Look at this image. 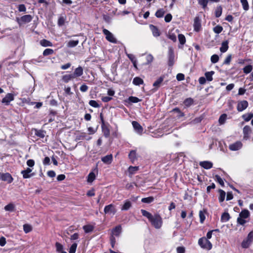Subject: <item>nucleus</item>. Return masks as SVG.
Wrapping results in <instances>:
<instances>
[{"label":"nucleus","mask_w":253,"mask_h":253,"mask_svg":"<svg viewBox=\"0 0 253 253\" xmlns=\"http://www.w3.org/2000/svg\"><path fill=\"white\" fill-rule=\"evenodd\" d=\"M228 42L227 41H224L221 43L220 51L222 53H224L228 50Z\"/></svg>","instance_id":"nucleus-23"},{"label":"nucleus","mask_w":253,"mask_h":253,"mask_svg":"<svg viewBox=\"0 0 253 253\" xmlns=\"http://www.w3.org/2000/svg\"><path fill=\"white\" fill-rule=\"evenodd\" d=\"M206 213V210H204L203 211H199V217L201 223H203L206 219L205 214Z\"/></svg>","instance_id":"nucleus-32"},{"label":"nucleus","mask_w":253,"mask_h":253,"mask_svg":"<svg viewBox=\"0 0 253 253\" xmlns=\"http://www.w3.org/2000/svg\"><path fill=\"white\" fill-rule=\"evenodd\" d=\"M18 9L19 12H26V6L23 4L19 5Z\"/></svg>","instance_id":"nucleus-59"},{"label":"nucleus","mask_w":253,"mask_h":253,"mask_svg":"<svg viewBox=\"0 0 253 253\" xmlns=\"http://www.w3.org/2000/svg\"><path fill=\"white\" fill-rule=\"evenodd\" d=\"M132 83L135 85H139L144 84L143 80L139 77H135L132 81Z\"/></svg>","instance_id":"nucleus-27"},{"label":"nucleus","mask_w":253,"mask_h":253,"mask_svg":"<svg viewBox=\"0 0 253 253\" xmlns=\"http://www.w3.org/2000/svg\"><path fill=\"white\" fill-rule=\"evenodd\" d=\"M193 103V100L191 98H188L186 99L184 101V104L186 106H190Z\"/></svg>","instance_id":"nucleus-48"},{"label":"nucleus","mask_w":253,"mask_h":253,"mask_svg":"<svg viewBox=\"0 0 253 253\" xmlns=\"http://www.w3.org/2000/svg\"><path fill=\"white\" fill-rule=\"evenodd\" d=\"M40 44L42 46L44 47L52 46V43L49 41L43 39L40 41Z\"/></svg>","instance_id":"nucleus-31"},{"label":"nucleus","mask_w":253,"mask_h":253,"mask_svg":"<svg viewBox=\"0 0 253 253\" xmlns=\"http://www.w3.org/2000/svg\"><path fill=\"white\" fill-rule=\"evenodd\" d=\"M172 19V15L171 14H167L165 17V21L166 22H169Z\"/></svg>","instance_id":"nucleus-64"},{"label":"nucleus","mask_w":253,"mask_h":253,"mask_svg":"<svg viewBox=\"0 0 253 253\" xmlns=\"http://www.w3.org/2000/svg\"><path fill=\"white\" fill-rule=\"evenodd\" d=\"M200 166L206 169H209L212 167L213 164L212 162L208 161H202L199 163Z\"/></svg>","instance_id":"nucleus-15"},{"label":"nucleus","mask_w":253,"mask_h":253,"mask_svg":"<svg viewBox=\"0 0 253 253\" xmlns=\"http://www.w3.org/2000/svg\"><path fill=\"white\" fill-rule=\"evenodd\" d=\"M230 215L228 212H224L221 217L222 222H227L230 219Z\"/></svg>","instance_id":"nucleus-37"},{"label":"nucleus","mask_w":253,"mask_h":253,"mask_svg":"<svg viewBox=\"0 0 253 253\" xmlns=\"http://www.w3.org/2000/svg\"><path fill=\"white\" fill-rule=\"evenodd\" d=\"M242 118L246 122H249L253 118V113H250L244 114Z\"/></svg>","instance_id":"nucleus-33"},{"label":"nucleus","mask_w":253,"mask_h":253,"mask_svg":"<svg viewBox=\"0 0 253 253\" xmlns=\"http://www.w3.org/2000/svg\"><path fill=\"white\" fill-rule=\"evenodd\" d=\"M33 19V17L30 15H25L21 18H17L16 21L19 25H21L30 22Z\"/></svg>","instance_id":"nucleus-5"},{"label":"nucleus","mask_w":253,"mask_h":253,"mask_svg":"<svg viewBox=\"0 0 253 253\" xmlns=\"http://www.w3.org/2000/svg\"><path fill=\"white\" fill-rule=\"evenodd\" d=\"M154 201V198L152 197H149L147 198H144L141 199V202L144 203H150Z\"/></svg>","instance_id":"nucleus-45"},{"label":"nucleus","mask_w":253,"mask_h":253,"mask_svg":"<svg viewBox=\"0 0 253 253\" xmlns=\"http://www.w3.org/2000/svg\"><path fill=\"white\" fill-rule=\"evenodd\" d=\"M243 138L245 140H248L250 137V135L252 133V129L250 126H246L243 128Z\"/></svg>","instance_id":"nucleus-11"},{"label":"nucleus","mask_w":253,"mask_h":253,"mask_svg":"<svg viewBox=\"0 0 253 253\" xmlns=\"http://www.w3.org/2000/svg\"><path fill=\"white\" fill-rule=\"evenodd\" d=\"M138 170H139V167L130 166L128 169L129 176L131 177L132 175L135 174Z\"/></svg>","instance_id":"nucleus-22"},{"label":"nucleus","mask_w":253,"mask_h":253,"mask_svg":"<svg viewBox=\"0 0 253 253\" xmlns=\"http://www.w3.org/2000/svg\"><path fill=\"white\" fill-rule=\"evenodd\" d=\"M128 157L130 161L133 163L136 160V152L135 150H131L129 155Z\"/></svg>","instance_id":"nucleus-28"},{"label":"nucleus","mask_w":253,"mask_h":253,"mask_svg":"<svg viewBox=\"0 0 253 253\" xmlns=\"http://www.w3.org/2000/svg\"><path fill=\"white\" fill-rule=\"evenodd\" d=\"M104 211L105 214H115L116 210L115 207L113 204H110L105 207Z\"/></svg>","instance_id":"nucleus-10"},{"label":"nucleus","mask_w":253,"mask_h":253,"mask_svg":"<svg viewBox=\"0 0 253 253\" xmlns=\"http://www.w3.org/2000/svg\"><path fill=\"white\" fill-rule=\"evenodd\" d=\"M14 208L15 206L14 204L10 203L5 206L4 210L6 211H14Z\"/></svg>","instance_id":"nucleus-43"},{"label":"nucleus","mask_w":253,"mask_h":253,"mask_svg":"<svg viewBox=\"0 0 253 253\" xmlns=\"http://www.w3.org/2000/svg\"><path fill=\"white\" fill-rule=\"evenodd\" d=\"M89 104L94 108H99L100 105L99 104L95 101L93 100H90L89 102Z\"/></svg>","instance_id":"nucleus-53"},{"label":"nucleus","mask_w":253,"mask_h":253,"mask_svg":"<svg viewBox=\"0 0 253 253\" xmlns=\"http://www.w3.org/2000/svg\"><path fill=\"white\" fill-rule=\"evenodd\" d=\"M122 228L121 226L119 225L114 228L112 231L113 236H118L121 233Z\"/></svg>","instance_id":"nucleus-25"},{"label":"nucleus","mask_w":253,"mask_h":253,"mask_svg":"<svg viewBox=\"0 0 253 253\" xmlns=\"http://www.w3.org/2000/svg\"><path fill=\"white\" fill-rule=\"evenodd\" d=\"M201 27V21L199 17H196L194 19V30L198 32L200 30Z\"/></svg>","instance_id":"nucleus-18"},{"label":"nucleus","mask_w":253,"mask_h":253,"mask_svg":"<svg viewBox=\"0 0 253 253\" xmlns=\"http://www.w3.org/2000/svg\"><path fill=\"white\" fill-rule=\"evenodd\" d=\"M62 80L65 83H68L70 81H71V77L69 74L64 75L62 77Z\"/></svg>","instance_id":"nucleus-57"},{"label":"nucleus","mask_w":253,"mask_h":253,"mask_svg":"<svg viewBox=\"0 0 253 253\" xmlns=\"http://www.w3.org/2000/svg\"><path fill=\"white\" fill-rule=\"evenodd\" d=\"M102 161L106 164H110L112 163L113 160V156L112 155H108L103 157L101 158Z\"/></svg>","instance_id":"nucleus-21"},{"label":"nucleus","mask_w":253,"mask_h":253,"mask_svg":"<svg viewBox=\"0 0 253 253\" xmlns=\"http://www.w3.org/2000/svg\"><path fill=\"white\" fill-rule=\"evenodd\" d=\"M65 18L63 16H60L58 20V25L59 26H62L64 24Z\"/></svg>","instance_id":"nucleus-56"},{"label":"nucleus","mask_w":253,"mask_h":253,"mask_svg":"<svg viewBox=\"0 0 253 253\" xmlns=\"http://www.w3.org/2000/svg\"><path fill=\"white\" fill-rule=\"evenodd\" d=\"M215 180L218 182L219 184H220L221 186H223L224 185V181L223 180V179L220 177V176L218 175H216L215 176Z\"/></svg>","instance_id":"nucleus-54"},{"label":"nucleus","mask_w":253,"mask_h":253,"mask_svg":"<svg viewBox=\"0 0 253 253\" xmlns=\"http://www.w3.org/2000/svg\"><path fill=\"white\" fill-rule=\"evenodd\" d=\"M23 230L25 233H28L32 230V227L30 224H25L23 225Z\"/></svg>","instance_id":"nucleus-40"},{"label":"nucleus","mask_w":253,"mask_h":253,"mask_svg":"<svg viewBox=\"0 0 253 253\" xmlns=\"http://www.w3.org/2000/svg\"><path fill=\"white\" fill-rule=\"evenodd\" d=\"M1 180L7 182L8 183H11L13 178L9 173H2Z\"/></svg>","instance_id":"nucleus-16"},{"label":"nucleus","mask_w":253,"mask_h":253,"mask_svg":"<svg viewBox=\"0 0 253 253\" xmlns=\"http://www.w3.org/2000/svg\"><path fill=\"white\" fill-rule=\"evenodd\" d=\"M211 60L212 63H216L219 60V56L217 54H213L211 56Z\"/></svg>","instance_id":"nucleus-50"},{"label":"nucleus","mask_w":253,"mask_h":253,"mask_svg":"<svg viewBox=\"0 0 253 253\" xmlns=\"http://www.w3.org/2000/svg\"><path fill=\"white\" fill-rule=\"evenodd\" d=\"M219 198H218L219 202L220 203H221V202H223L225 199L226 193L223 190H222L221 189H220L219 190Z\"/></svg>","instance_id":"nucleus-34"},{"label":"nucleus","mask_w":253,"mask_h":253,"mask_svg":"<svg viewBox=\"0 0 253 253\" xmlns=\"http://www.w3.org/2000/svg\"><path fill=\"white\" fill-rule=\"evenodd\" d=\"M178 41L181 45H183L186 42V39L183 34H179L178 36Z\"/></svg>","instance_id":"nucleus-41"},{"label":"nucleus","mask_w":253,"mask_h":253,"mask_svg":"<svg viewBox=\"0 0 253 253\" xmlns=\"http://www.w3.org/2000/svg\"><path fill=\"white\" fill-rule=\"evenodd\" d=\"M149 28L152 32L153 35L154 37H159L160 36V33L157 27L153 25H150Z\"/></svg>","instance_id":"nucleus-20"},{"label":"nucleus","mask_w":253,"mask_h":253,"mask_svg":"<svg viewBox=\"0 0 253 253\" xmlns=\"http://www.w3.org/2000/svg\"><path fill=\"white\" fill-rule=\"evenodd\" d=\"M95 174L93 172H90L87 176V182L91 183L95 178Z\"/></svg>","instance_id":"nucleus-39"},{"label":"nucleus","mask_w":253,"mask_h":253,"mask_svg":"<svg viewBox=\"0 0 253 253\" xmlns=\"http://www.w3.org/2000/svg\"><path fill=\"white\" fill-rule=\"evenodd\" d=\"M248 106V102L246 100H243L239 102L237 105V110L239 112L245 110Z\"/></svg>","instance_id":"nucleus-13"},{"label":"nucleus","mask_w":253,"mask_h":253,"mask_svg":"<svg viewBox=\"0 0 253 253\" xmlns=\"http://www.w3.org/2000/svg\"><path fill=\"white\" fill-rule=\"evenodd\" d=\"M127 57L130 60L131 62H135L137 60L135 56L131 54H127Z\"/></svg>","instance_id":"nucleus-61"},{"label":"nucleus","mask_w":253,"mask_h":253,"mask_svg":"<svg viewBox=\"0 0 253 253\" xmlns=\"http://www.w3.org/2000/svg\"><path fill=\"white\" fill-rule=\"evenodd\" d=\"M250 216V213L248 210L244 209L239 213V216L237 218V222L238 224L244 225L247 221L246 220Z\"/></svg>","instance_id":"nucleus-2"},{"label":"nucleus","mask_w":253,"mask_h":253,"mask_svg":"<svg viewBox=\"0 0 253 253\" xmlns=\"http://www.w3.org/2000/svg\"><path fill=\"white\" fill-rule=\"evenodd\" d=\"M243 146L242 143L238 141L229 145V149L231 151H237L240 150Z\"/></svg>","instance_id":"nucleus-9"},{"label":"nucleus","mask_w":253,"mask_h":253,"mask_svg":"<svg viewBox=\"0 0 253 253\" xmlns=\"http://www.w3.org/2000/svg\"><path fill=\"white\" fill-rule=\"evenodd\" d=\"M214 74V72L212 71H210V72H206L205 74V76L206 77V78H205L209 82H211L213 80L212 76Z\"/></svg>","instance_id":"nucleus-26"},{"label":"nucleus","mask_w":253,"mask_h":253,"mask_svg":"<svg viewBox=\"0 0 253 253\" xmlns=\"http://www.w3.org/2000/svg\"><path fill=\"white\" fill-rule=\"evenodd\" d=\"M35 134L36 135L41 138H43L44 137V132L42 130H36Z\"/></svg>","instance_id":"nucleus-62"},{"label":"nucleus","mask_w":253,"mask_h":253,"mask_svg":"<svg viewBox=\"0 0 253 253\" xmlns=\"http://www.w3.org/2000/svg\"><path fill=\"white\" fill-rule=\"evenodd\" d=\"M253 243V231H252L248 234L247 238L243 241L241 246L243 248L247 249L249 248Z\"/></svg>","instance_id":"nucleus-4"},{"label":"nucleus","mask_w":253,"mask_h":253,"mask_svg":"<svg viewBox=\"0 0 253 253\" xmlns=\"http://www.w3.org/2000/svg\"><path fill=\"white\" fill-rule=\"evenodd\" d=\"M101 127L104 135L106 137H109V136L110 135V130L108 128V127L105 125H101Z\"/></svg>","instance_id":"nucleus-29"},{"label":"nucleus","mask_w":253,"mask_h":253,"mask_svg":"<svg viewBox=\"0 0 253 253\" xmlns=\"http://www.w3.org/2000/svg\"><path fill=\"white\" fill-rule=\"evenodd\" d=\"M172 112H176L178 114V116L179 117H183L184 116V114L181 112V111L179 110L178 108H175L172 110Z\"/></svg>","instance_id":"nucleus-58"},{"label":"nucleus","mask_w":253,"mask_h":253,"mask_svg":"<svg viewBox=\"0 0 253 253\" xmlns=\"http://www.w3.org/2000/svg\"><path fill=\"white\" fill-rule=\"evenodd\" d=\"M132 206L131 202L128 200H126L124 201V204L122 205L121 207L122 211H127Z\"/></svg>","instance_id":"nucleus-19"},{"label":"nucleus","mask_w":253,"mask_h":253,"mask_svg":"<svg viewBox=\"0 0 253 253\" xmlns=\"http://www.w3.org/2000/svg\"><path fill=\"white\" fill-rule=\"evenodd\" d=\"M132 125L136 133L139 134H142L143 131V128L138 122L136 121H133L132 122Z\"/></svg>","instance_id":"nucleus-14"},{"label":"nucleus","mask_w":253,"mask_h":253,"mask_svg":"<svg viewBox=\"0 0 253 253\" xmlns=\"http://www.w3.org/2000/svg\"><path fill=\"white\" fill-rule=\"evenodd\" d=\"M223 30V28L220 25H217L213 28V32L216 34L220 33Z\"/></svg>","instance_id":"nucleus-44"},{"label":"nucleus","mask_w":253,"mask_h":253,"mask_svg":"<svg viewBox=\"0 0 253 253\" xmlns=\"http://www.w3.org/2000/svg\"><path fill=\"white\" fill-rule=\"evenodd\" d=\"M198 244L201 248L207 250H210L212 247L211 242L206 237L200 238L198 240Z\"/></svg>","instance_id":"nucleus-3"},{"label":"nucleus","mask_w":253,"mask_h":253,"mask_svg":"<svg viewBox=\"0 0 253 253\" xmlns=\"http://www.w3.org/2000/svg\"><path fill=\"white\" fill-rule=\"evenodd\" d=\"M83 72V68L82 67L79 66L75 70L74 73L77 78H78L83 75L84 73Z\"/></svg>","instance_id":"nucleus-24"},{"label":"nucleus","mask_w":253,"mask_h":253,"mask_svg":"<svg viewBox=\"0 0 253 253\" xmlns=\"http://www.w3.org/2000/svg\"><path fill=\"white\" fill-rule=\"evenodd\" d=\"M128 100L132 103H137L140 101V99L134 96H130L128 98Z\"/></svg>","instance_id":"nucleus-55"},{"label":"nucleus","mask_w":253,"mask_h":253,"mask_svg":"<svg viewBox=\"0 0 253 253\" xmlns=\"http://www.w3.org/2000/svg\"><path fill=\"white\" fill-rule=\"evenodd\" d=\"M54 51L53 49L50 48H46L43 52V56H47L49 55H51L53 53Z\"/></svg>","instance_id":"nucleus-47"},{"label":"nucleus","mask_w":253,"mask_h":253,"mask_svg":"<svg viewBox=\"0 0 253 253\" xmlns=\"http://www.w3.org/2000/svg\"><path fill=\"white\" fill-rule=\"evenodd\" d=\"M227 116L226 114H222L218 120V122L220 125H223L227 119Z\"/></svg>","instance_id":"nucleus-36"},{"label":"nucleus","mask_w":253,"mask_h":253,"mask_svg":"<svg viewBox=\"0 0 253 253\" xmlns=\"http://www.w3.org/2000/svg\"><path fill=\"white\" fill-rule=\"evenodd\" d=\"M222 14V7L221 6H218L215 12V15L216 17H219L221 16Z\"/></svg>","instance_id":"nucleus-49"},{"label":"nucleus","mask_w":253,"mask_h":253,"mask_svg":"<svg viewBox=\"0 0 253 253\" xmlns=\"http://www.w3.org/2000/svg\"><path fill=\"white\" fill-rule=\"evenodd\" d=\"M77 247V243H74L73 244L70 249H69V253H75L76 249Z\"/></svg>","instance_id":"nucleus-52"},{"label":"nucleus","mask_w":253,"mask_h":253,"mask_svg":"<svg viewBox=\"0 0 253 253\" xmlns=\"http://www.w3.org/2000/svg\"><path fill=\"white\" fill-rule=\"evenodd\" d=\"M55 247L57 252H61L63 250V246L59 243H56Z\"/></svg>","instance_id":"nucleus-63"},{"label":"nucleus","mask_w":253,"mask_h":253,"mask_svg":"<svg viewBox=\"0 0 253 253\" xmlns=\"http://www.w3.org/2000/svg\"><path fill=\"white\" fill-rule=\"evenodd\" d=\"M32 171L31 169L28 168L26 169L22 170L21 173L24 179L29 178L34 175V173H31Z\"/></svg>","instance_id":"nucleus-12"},{"label":"nucleus","mask_w":253,"mask_h":253,"mask_svg":"<svg viewBox=\"0 0 253 253\" xmlns=\"http://www.w3.org/2000/svg\"><path fill=\"white\" fill-rule=\"evenodd\" d=\"M79 43V41L77 40H71L67 43V46L68 47H74L76 46Z\"/></svg>","instance_id":"nucleus-30"},{"label":"nucleus","mask_w":253,"mask_h":253,"mask_svg":"<svg viewBox=\"0 0 253 253\" xmlns=\"http://www.w3.org/2000/svg\"><path fill=\"white\" fill-rule=\"evenodd\" d=\"M175 62V55L173 49L171 47L169 48L168 64L169 66L173 65Z\"/></svg>","instance_id":"nucleus-7"},{"label":"nucleus","mask_w":253,"mask_h":253,"mask_svg":"<svg viewBox=\"0 0 253 253\" xmlns=\"http://www.w3.org/2000/svg\"><path fill=\"white\" fill-rule=\"evenodd\" d=\"M147 64H149L151 63L153 60V57L151 54L147 55L146 57Z\"/></svg>","instance_id":"nucleus-60"},{"label":"nucleus","mask_w":253,"mask_h":253,"mask_svg":"<svg viewBox=\"0 0 253 253\" xmlns=\"http://www.w3.org/2000/svg\"><path fill=\"white\" fill-rule=\"evenodd\" d=\"M16 94L11 93H7L5 96L2 98L1 102L5 105H8L10 102L14 100V96Z\"/></svg>","instance_id":"nucleus-8"},{"label":"nucleus","mask_w":253,"mask_h":253,"mask_svg":"<svg viewBox=\"0 0 253 253\" xmlns=\"http://www.w3.org/2000/svg\"><path fill=\"white\" fill-rule=\"evenodd\" d=\"M240 1L244 10L245 11L248 10L249 9V5L247 0H240Z\"/></svg>","instance_id":"nucleus-38"},{"label":"nucleus","mask_w":253,"mask_h":253,"mask_svg":"<svg viewBox=\"0 0 253 253\" xmlns=\"http://www.w3.org/2000/svg\"><path fill=\"white\" fill-rule=\"evenodd\" d=\"M143 216L147 217L152 225L156 229H160L163 225V219L158 213L152 214L145 210H141Z\"/></svg>","instance_id":"nucleus-1"},{"label":"nucleus","mask_w":253,"mask_h":253,"mask_svg":"<svg viewBox=\"0 0 253 253\" xmlns=\"http://www.w3.org/2000/svg\"><path fill=\"white\" fill-rule=\"evenodd\" d=\"M253 69L252 66L251 65H247L243 68L244 73L245 74L250 73Z\"/></svg>","instance_id":"nucleus-46"},{"label":"nucleus","mask_w":253,"mask_h":253,"mask_svg":"<svg viewBox=\"0 0 253 253\" xmlns=\"http://www.w3.org/2000/svg\"><path fill=\"white\" fill-rule=\"evenodd\" d=\"M83 229L86 233H90L93 230V226L91 225H86L83 226Z\"/></svg>","instance_id":"nucleus-35"},{"label":"nucleus","mask_w":253,"mask_h":253,"mask_svg":"<svg viewBox=\"0 0 253 253\" xmlns=\"http://www.w3.org/2000/svg\"><path fill=\"white\" fill-rule=\"evenodd\" d=\"M165 13V11L163 9H159L156 11L155 15L158 18H161L164 16Z\"/></svg>","instance_id":"nucleus-42"},{"label":"nucleus","mask_w":253,"mask_h":253,"mask_svg":"<svg viewBox=\"0 0 253 253\" xmlns=\"http://www.w3.org/2000/svg\"><path fill=\"white\" fill-rule=\"evenodd\" d=\"M103 33L106 36V39L109 42L114 43H116L117 42V40L113 34L108 30L105 29H103Z\"/></svg>","instance_id":"nucleus-6"},{"label":"nucleus","mask_w":253,"mask_h":253,"mask_svg":"<svg viewBox=\"0 0 253 253\" xmlns=\"http://www.w3.org/2000/svg\"><path fill=\"white\" fill-rule=\"evenodd\" d=\"M164 79V77H160L153 83V86L155 87V91H156L160 87Z\"/></svg>","instance_id":"nucleus-17"},{"label":"nucleus","mask_w":253,"mask_h":253,"mask_svg":"<svg viewBox=\"0 0 253 253\" xmlns=\"http://www.w3.org/2000/svg\"><path fill=\"white\" fill-rule=\"evenodd\" d=\"M198 3L202 6L203 8H205L207 6L208 0H198Z\"/></svg>","instance_id":"nucleus-51"}]
</instances>
